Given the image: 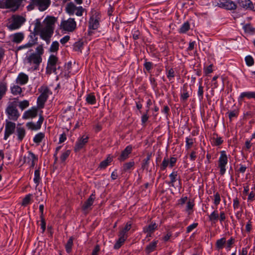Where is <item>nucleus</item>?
Listing matches in <instances>:
<instances>
[{"mask_svg":"<svg viewBox=\"0 0 255 255\" xmlns=\"http://www.w3.org/2000/svg\"><path fill=\"white\" fill-rule=\"evenodd\" d=\"M11 41L13 43L19 44L21 43L24 38V34L22 32H16L10 36Z\"/></svg>","mask_w":255,"mask_h":255,"instance_id":"b1692460","label":"nucleus"},{"mask_svg":"<svg viewBox=\"0 0 255 255\" xmlns=\"http://www.w3.org/2000/svg\"><path fill=\"white\" fill-rule=\"evenodd\" d=\"M77 7L76 5L74 4V3L70 2L65 7V10L66 12L69 15H73L74 14L75 10H76V8H77Z\"/></svg>","mask_w":255,"mask_h":255,"instance_id":"7c9ffc66","label":"nucleus"},{"mask_svg":"<svg viewBox=\"0 0 255 255\" xmlns=\"http://www.w3.org/2000/svg\"><path fill=\"white\" fill-rule=\"evenodd\" d=\"M214 70V66L213 64H210L209 66L204 67L203 72L206 75H207L213 72Z\"/></svg>","mask_w":255,"mask_h":255,"instance_id":"8fccbe9b","label":"nucleus"},{"mask_svg":"<svg viewBox=\"0 0 255 255\" xmlns=\"http://www.w3.org/2000/svg\"><path fill=\"white\" fill-rule=\"evenodd\" d=\"M140 35V33L138 30H135L132 32V38L134 40L138 39L139 38Z\"/></svg>","mask_w":255,"mask_h":255,"instance_id":"774afa93","label":"nucleus"},{"mask_svg":"<svg viewBox=\"0 0 255 255\" xmlns=\"http://www.w3.org/2000/svg\"><path fill=\"white\" fill-rule=\"evenodd\" d=\"M100 17L99 16V14L97 12H95L94 13H93L92 15L90 16L89 21V31L91 30L97 29L100 25Z\"/></svg>","mask_w":255,"mask_h":255,"instance_id":"9b49d317","label":"nucleus"},{"mask_svg":"<svg viewBox=\"0 0 255 255\" xmlns=\"http://www.w3.org/2000/svg\"><path fill=\"white\" fill-rule=\"evenodd\" d=\"M13 101L8 103L7 106L5 109V114L7 117L8 121L16 122L20 116V114L16 108L17 98H14Z\"/></svg>","mask_w":255,"mask_h":255,"instance_id":"20e7f679","label":"nucleus"},{"mask_svg":"<svg viewBox=\"0 0 255 255\" xmlns=\"http://www.w3.org/2000/svg\"><path fill=\"white\" fill-rule=\"evenodd\" d=\"M219 215L217 210L213 211L208 216L209 220L215 223L218 220Z\"/></svg>","mask_w":255,"mask_h":255,"instance_id":"e433bc0d","label":"nucleus"},{"mask_svg":"<svg viewBox=\"0 0 255 255\" xmlns=\"http://www.w3.org/2000/svg\"><path fill=\"white\" fill-rule=\"evenodd\" d=\"M190 28V24L188 21L184 22L178 30L180 33H185Z\"/></svg>","mask_w":255,"mask_h":255,"instance_id":"58836bf2","label":"nucleus"},{"mask_svg":"<svg viewBox=\"0 0 255 255\" xmlns=\"http://www.w3.org/2000/svg\"><path fill=\"white\" fill-rule=\"evenodd\" d=\"M148 111H149V110L147 109L146 110L145 113L143 114V115L141 116V121L142 125H144L148 120V118H149V116L148 115Z\"/></svg>","mask_w":255,"mask_h":255,"instance_id":"0e129e2a","label":"nucleus"},{"mask_svg":"<svg viewBox=\"0 0 255 255\" xmlns=\"http://www.w3.org/2000/svg\"><path fill=\"white\" fill-rule=\"evenodd\" d=\"M59 43L57 41H53L50 47V51L52 52H55L59 49Z\"/></svg>","mask_w":255,"mask_h":255,"instance_id":"864d4df0","label":"nucleus"},{"mask_svg":"<svg viewBox=\"0 0 255 255\" xmlns=\"http://www.w3.org/2000/svg\"><path fill=\"white\" fill-rule=\"evenodd\" d=\"M50 3V0H30L26 8L28 11H31L36 7L40 11H43L48 8Z\"/></svg>","mask_w":255,"mask_h":255,"instance_id":"423d86ee","label":"nucleus"},{"mask_svg":"<svg viewBox=\"0 0 255 255\" xmlns=\"http://www.w3.org/2000/svg\"><path fill=\"white\" fill-rule=\"evenodd\" d=\"M55 21V18L53 16L46 17L42 23L39 19H36L33 23L34 31L37 34H39L43 40H49L53 33Z\"/></svg>","mask_w":255,"mask_h":255,"instance_id":"f257e3e1","label":"nucleus"},{"mask_svg":"<svg viewBox=\"0 0 255 255\" xmlns=\"http://www.w3.org/2000/svg\"><path fill=\"white\" fill-rule=\"evenodd\" d=\"M45 137V134L43 132L37 133L33 137V140L34 143L39 144Z\"/></svg>","mask_w":255,"mask_h":255,"instance_id":"4c0bfd02","label":"nucleus"},{"mask_svg":"<svg viewBox=\"0 0 255 255\" xmlns=\"http://www.w3.org/2000/svg\"><path fill=\"white\" fill-rule=\"evenodd\" d=\"M42 57L32 53L26 56L24 59V63L28 66V70L33 71L39 68L40 64L42 62Z\"/></svg>","mask_w":255,"mask_h":255,"instance_id":"39448f33","label":"nucleus"},{"mask_svg":"<svg viewBox=\"0 0 255 255\" xmlns=\"http://www.w3.org/2000/svg\"><path fill=\"white\" fill-rule=\"evenodd\" d=\"M153 64L152 62L147 61V59H145L143 67L147 72H150L151 70L153 68Z\"/></svg>","mask_w":255,"mask_h":255,"instance_id":"5fc2aeb1","label":"nucleus"},{"mask_svg":"<svg viewBox=\"0 0 255 255\" xmlns=\"http://www.w3.org/2000/svg\"><path fill=\"white\" fill-rule=\"evenodd\" d=\"M166 76L169 81L171 80L174 78L175 72L173 68H170L167 71Z\"/></svg>","mask_w":255,"mask_h":255,"instance_id":"680f3d73","label":"nucleus"},{"mask_svg":"<svg viewBox=\"0 0 255 255\" xmlns=\"http://www.w3.org/2000/svg\"><path fill=\"white\" fill-rule=\"evenodd\" d=\"M70 154V151L67 150L63 152L60 156V159L62 162H64Z\"/></svg>","mask_w":255,"mask_h":255,"instance_id":"bf43d9fd","label":"nucleus"},{"mask_svg":"<svg viewBox=\"0 0 255 255\" xmlns=\"http://www.w3.org/2000/svg\"><path fill=\"white\" fill-rule=\"evenodd\" d=\"M217 5L221 8L227 10H235L237 7V3L232 0H223L219 1L217 3Z\"/></svg>","mask_w":255,"mask_h":255,"instance_id":"ddd939ff","label":"nucleus"},{"mask_svg":"<svg viewBox=\"0 0 255 255\" xmlns=\"http://www.w3.org/2000/svg\"><path fill=\"white\" fill-rule=\"evenodd\" d=\"M134 162L133 161H130L124 164L123 168L124 171H127L131 169L134 166Z\"/></svg>","mask_w":255,"mask_h":255,"instance_id":"603ef678","label":"nucleus"},{"mask_svg":"<svg viewBox=\"0 0 255 255\" xmlns=\"http://www.w3.org/2000/svg\"><path fill=\"white\" fill-rule=\"evenodd\" d=\"M41 181V178L40 176V170L39 169H36L34 171V176L33 178V181L36 184V187H37Z\"/></svg>","mask_w":255,"mask_h":255,"instance_id":"c03bdc74","label":"nucleus"},{"mask_svg":"<svg viewBox=\"0 0 255 255\" xmlns=\"http://www.w3.org/2000/svg\"><path fill=\"white\" fill-rule=\"evenodd\" d=\"M237 2L245 9L253 10L254 8V4L251 0H237Z\"/></svg>","mask_w":255,"mask_h":255,"instance_id":"5701e85b","label":"nucleus"},{"mask_svg":"<svg viewBox=\"0 0 255 255\" xmlns=\"http://www.w3.org/2000/svg\"><path fill=\"white\" fill-rule=\"evenodd\" d=\"M194 206H195L194 201L193 200L191 201L190 200L187 202L185 211L188 213V214L189 215H190L193 213V209Z\"/></svg>","mask_w":255,"mask_h":255,"instance_id":"c9c22d12","label":"nucleus"},{"mask_svg":"<svg viewBox=\"0 0 255 255\" xmlns=\"http://www.w3.org/2000/svg\"><path fill=\"white\" fill-rule=\"evenodd\" d=\"M29 80L28 76L23 72H20L18 74L15 79V84L22 86L26 84Z\"/></svg>","mask_w":255,"mask_h":255,"instance_id":"412c9836","label":"nucleus"},{"mask_svg":"<svg viewBox=\"0 0 255 255\" xmlns=\"http://www.w3.org/2000/svg\"><path fill=\"white\" fill-rule=\"evenodd\" d=\"M29 37H30L27 43L30 44V47L34 46L37 43V38L35 37V35L33 34H30Z\"/></svg>","mask_w":255,"mask_h":255,"instance_id":"6e6d98bb","label":"nucleus"},{"mask_svg":"<svg viewBox=\"0 0 255 255\" xmlns=\"http://www.w3.org/2000/svg\"><path fill=\"white\" fill-rule=\"evenodd\" d=\"M58 62V58L54 55H51L47 61V65L46 68V73L50 75L56 71V65Z\"/></svg>","mask_w":255,"mask_h":255,"instance_id":"1a4fd4ad","label":"nucleus"},{"mask_svg":"<svg viewBox=\"0 0 255 255\" xmlns=\"http://www.w3.org/2000/svg\"><path fill=\"white\" fill-rule=\"evenodd\" d=\"M132 151V146L131 145H128L124 150L121 152V155L118 157V160L120 162H123L126 160L129 157V154Z\"/></svg>","mask_w":255,"mask_h":255,"instance_id":"a211bd4d","label":"nucleus"},{"mask_svg":"<svg viewBox=\"0 0 255 255\" xmlns=\"http://www.w3.org/2000/svg\"><path fill=\"white\" fill-rule=\"evenodd\" d=\"M177 160V158L174 157H171L169 159L164 157L160 166V170H165L168 165L170 168H172L175 165Z\"/></svg>","mask_w":255,"mask_h":255,"instance_id":"2eb2a0df","label":"nucleus"},{"mask_svg":"<svg viewBox=\"0 0 255 255\" xmlns=\"http://www.w3.org/2000/svg\"><path fill=\"white\" fill-rule=\"evenodd\" d=\"M204 87L202 85V82L199 83L198 90L197 92V95L200 101H202L203 99V94H204Z\"/></svg>","mask_w":255,"mask_h":255,"instance_id":"49530a36","label":"nucleus"},{"mask_svg":"<svg viewBox=\"0 0 255 255\" xmlns=\"http://www.w3.org/2000/svg\"><path fill=\"white\" fill-rule=\"evenodd\" d=\"M44 121V117L42 114H39V119L36 123L32 122H28L26 124L27 128L31 130H38L41 128L42 124Z\"/></svg>","mask_w":255,"mask_h":255,"instance_id":"4468645a","label":"nucleus"},{"mask_svg":"<svg viewBox=\"0 0 255 255\" xmlns=\"http://www.w3.org/2000/svg\"><path fill=\"white\" fill-rule=\"evenodd\" d=\"M11 93L14 96L20 95L22 92V88L18 84H12L10 87Z\"/></svg>","mask_w":255,"mask_h":255,"instance_id":"cd10ccee","label":"nucleus"},{"mask_svg":"<svg viewBox=\"0 0 255 255\" xmlns=\"http://www.w3.org/2000/svg\"><path fill=\"white\" fill-rule=\"evenodd\" d=\"M14 133L13 138L15 137L18 142H20L25 138L26 131L25 128L20 125L16 127L15 123L6 120L3 139L6 140L10 135Z\"/></svg>","mask_w":255,"mask_h":255,"instance_id":"f03ea898","label":"nucleus"},{"mask_svg":"<svg viewBox=\"0 0 255 255\" xmlns=\"http://www.w3.org/2000/svg\"><path fill=\"white\" fill-rule=\"evenodd\" d=\"M221 201V198L220 196V194L218 192H214V194L213 195V204L216 206H218Z\"/></svg>","mask_w":255,"mask_h":255,"instance_id":"37998d69","label":"nucleus"},{"mask_svg":"<svg viewBox=\"0 0 255 255\" xmlns=\"http://www.w3.org/2000/svg\"><path fill=\"white\" fill-rule=\"evenodd\" d=\"M245 98L248 99H253L255 100V91H246L241 93L238 98V102L242 103Z\"/></svg>","mask_w":255,"mask_h":255,"instance_id":"4be33fe9","label":"nucleus"},{"mask_svg":"<svg viewBox=\"0 0 255 255\" xmlns=\"http://www.w3.org/2000/svg\"><path fill=\"white\" fill-rule=\"evenodd\" d=\"M37 115L38 108L36 107H32L24 112L22 118L23 120L33 119L36 117Z\"/></svg>","mask_w":255,"mask_h":255,"instance_id":"f3484780","label":"nucleus"},{"mask_svg":"<svg viewBox=\"0 0 255 255\" xmlns=\"http://www.w3.org/2000/svg\"><path fill=\"white\" fill-rule=\"evenodd\" d=\"M226 238L225 237L217 240L215 245V250L218 252H221L224 248H226Z\"/></svg>","mask_w":255,"mask_h":255,"instance_id":"a878e982","label":"nucleus"},{"mask_svg":"<svg viewBox=\"0 0 255 255\" xmlns=\"http://www.w3.org/2000/svg\"><path fill=\"white\" fill-rule=\"evenodd\" d=\"M18 107L21 110H23L29 106V102L28 100H24L18 102Z\"/></svg>","mask_w":255,"mask_h":255,"instance_id":"3c124183","label":"nucleus"},{"mask_svg":"<svg viewBox=\"0 0 255 255\" xmlns=\"http://www.w3.org/2000/svg\"><path fill=\"white\" fill-rule=\"evenodd\" d=\"M26 18L22 15L14 14L8 19L6 26L9 31H14L19 29L25 22Z\"/></svg>","mask_w":255,"mask_h":255,"instance_id":"7ed1b4c3","label":"nucleus"},{"mask_svg":"<svg viewBox=\"0 0 255 255\" xmlns=\"http://www.w3.org/2000/svg\"><path fill=\"white\" fill-rule=\"evenodd\" d=\"M7 91V83L5 81L0 82V101L5 96Z\"/></svg>","mask_w":255,"mask_h":255,"instance_id":"c756f323","label":"nucleus"},{"mask_svg":"<svg viewBox=\"0 0 255 255\" xmlns=\"http://www.w3.org/2000/svg\"><path fill=\"white\" fill-rule=\"evenodd\" d=\"M83 47V43L81 41L76 42L73 45V49L75 51H80Z\"/></svg>","mask_w":255,"mask_h":255,"instance_id":"4d7b16f0","label":"nucleus"},{"mask_svg":"<svg viewBox=\"0 0 255 255\" xmlns=\"http://www.w3.org/2000/svg\"><path fill=\"white\" fill-rule=\"evenodd\" d=\"M39 91L41 93L40 96L46 99H48L49 96L52 94V92L48 87L46 86H42L39 89Z\"/></svg>","mask_w":255,"mask_h":255,"instance_id":"c85d7f7f","label":"nucleus"},{"mask_svg":"<svg viewBox=\"0 0 255 255\" xmlns=\"http://www.w3.org/2000/svg\"><path fill=\"white\" fill-rule=\"evenodd\" d=\"M73 245V238L72 237H70L68 240L66 245L65 250L67 253L70 254L72 251V248Z\"/></svg>","mask_w":255,"mask_h":255,"instance_id":"79ce46f5","label":"nucleus"},{"mask_svg":"<svg viewBox=\"0 0 255 255\" xmlns=\"http://www.w3.org/2000/svg\"><path fill=\"white\" fill-rule=\"evenodd\" d=\"M86 101L90 105H94L96 103V97L94 93H89L86 95Z\"/></svg>","mask_w":255,"mask_h":255,"instance_id":"f704fd0d","label":"nucleus"},{"mask_svg":"<svg viewBox=\"0 0 255 255\" xmlns=\"http://www.w3.org/2000/svg\"><path fill=\"white\" fill-rule=\"evenodd\" d=\"M36 52L34 53L35 54H37V55L40 56V57H42V55L44 53V49L43 45L42 44L39 45L35 49Z\"/></svg>","mask_w":255,"mask_h":255,"instance_id":"052dcab7","label":"nucleus"},{"mask_svg":"<svg viewBox=\"0 0 255 255\" xmlns=\"http://www.w3.org/2000/svg\"><path fill=\"white\" fill-rule=\"evenodd\" d=\"M113 161L112 156L109 155V156L107 157V158L102 161L100 164V167L101 168L104 169L107 167L109 164Z\"/></svg>","mask_w":255,"mask_h":255,"instance_id":"ea45409f","label":"nucleus"},{"mask_svg":"<svg viewBox=\"0 0 255 255\" xmlns=\"http://www.w3.org/2000/svg\"><path fill=\"white\" fill-rule=\"evenodd\" d=\"M95 199V195L92 194L89 198L84 202L82 207V209L85 212H87L92 209L91 206L93 205Z\"/></svg>","mask_w":255,"mask_h":255,"instance_id":"6ab92c4d","label":"nucleus"},{"mask_svg":"<svg viewBox=\"0 0 255 255\" xmlns=\"http://www.w3.org/2000/svg\"><path fill=\"white\" fill-rule=\"evenodd\" d=\"M75 13L78 16H81L83 15L85 9L81 6H77L76 8Z\"/></svg>","mask_w":255,"mask_h":255,"instance_id":"e2e57ef3","label":"nucleus"},{"mask_svg":"<svg viewBox=\"0 0 255 255\" xmlns=\"http://www.w3.org/2000/svg\"><path fill=\"white\" fill-rule=\"evenodd\" d=\"M47 99L39 96L37 100V105L38 108H43Z\"/></svg>","mask_w":255,"mask_h":255,"instance_id":"a18cd8bd","label":"nucleus"},{"mask_svg":"<svg viewBox=\"0 0 255 255\" xmlns=\"http://www.w3.org/2000/svg\"><path fill=\"white\" fill-rule=\"evenodd\" d=\"M195 141V138H192L190 136L186 137L185 138V148L186 150L190 149Z\"/></svg>","mask_w":255,"mask_h":255,"instance_id":"a19ab883","label":"nucleus"},{"mask_svg":"<svg viewBox=\"0 0 255 255\" xmlns=\"http://www.w3.org/2000/svg\"><path fill=\"white\" fill-rule=\"evenodd\" d=\"M131 225L132 223L130 221L128 222L125 226L120 231L119 234L124 236H126L128 238V232L130 230Z\"/></svg>","mask_w":255,"mask_h":255,"instance_id":"2f4dec72","label":"nucleus"},{"mask_svg":"<svg viewBox=\"0 0 255 255\" xmlns=\"http://www.w3.org/2000/svg\"><path fill=\"white\" fill-rule=\"evenodd\" d=\"M38 156L31 151L27 152V155L24 156V163L27 164L30 168H32L38 162Z\"/></svg>","mask_w":255,"mask_h":255,"instance_id":"9d476101","label":"nucleus"},{"mask_svg":"<svg viewBox=\"0 0 255 255\" xmlns=\"http://www.w3.org/2000/svg\"><path fill=\"white\" fill-rule=\"evenodd\" d=\"M190 96V94L188 91V87L186 84H184L181 89L180 100L185 102Z\"/></svg>","mask_w":255,"mask_h":255,"instance_id":"393cba45","label":"nucleus"},{"mask_svg":"<svg viewBox=\"0 0 255 255\" xmlns=\"http://www.w3.org/2000/svg\"><path fill=\"white\" fill-rule=\"evenodd\" d=\"M244 30L246 32L249 33H253L255 31L254 28L250 24H246L244 26Z\"/></svg>","mask_w":255,"mask_h":255,"instance_id":"338daca9","label":"nucleus"},{"mask_svg":"<svg viewBox=\"0 0 255 255\" xmlns=\"http://www.w3.org/2000/svg\"><path fill=\"white\" fill-rule=\"evenodd\" d=\"M3 9H9L12 11H16L21 5L19 0H3Z\"/></svg>","mask_w":255,"mask_h":255,"instance_id":"f8f14e48","label":"nucleus"},{"mask_svg":"<svg viewBox=\"0 0 255 255\" xmlns=\"http://www.w3.org/2000/svg\"><path fill=\"white\" fill-rule=\"evenodd\" d=\"M198 225L197 223H193L190 225L188 226L186 228V233H189L195 229Z\"/></svg>","mask_w":255,"mask_h":255,"instance_id":"69168bd1","label":"nucleus"},{"mask_svg":"<svg viewBox=\"0 0 255 255\" xmlns=\"http://www.w3.org/2000/svg\"><path fill=\"white\" fill-rule=\"evenodd\" d=\"M245 61L248 66H252L254 64V58L251 55H248L245 57Z\"/></svg>","mask_w":255,"mask_h":255,"instance_id":"13d9d810","label":"nucleus"},{"mask_svg":"<svg viewBox=\"0 0 255 255\" xmlns=\"http://www.w3.org/2000/svg\"><path fill=\"white\" fill-rule=\"evenodd\" d=\"M228 158L226 152L224 150L220 151V155L218 159V168L220 169V174L224 175L226 171V166L228 164Z\"/></svg>","mask_w":255,"mask_h":255,"instance_id":"0eeeda50","label":"nucleus"},{"mask_svg":"<svg viewBox=\"0 0 255 255\" xmlns=\"http://www.w3.org/2000/svg\"><path fill=\"white\" fill-rule=\"evenodd\" d=\"M88 136L86 135L78 138L75 144V151L77 152L82 149L88 142Z\"/></svg>","mask_w":255,"mask_h":255,"instance_id":"dca6fc26","label":"nucleus"},{"mask_svg":"<svg viewBox=\"0 0 255 255\" xmlns=\"http://www.w3.org/2000/svg\"><path fill=\"white\" fill-rule=\"evenodd\" d=\"M119 239L114 245V247L115 249H119L120 248L128 238L127 237L121 235L120 234H119Z\"/></svg>","mask_w":255,"mask_h":255,"instance_id":"72a5a7b5","label":"nucleus"},{"mask_svg":"<svg viewBox=\"0 0 255 255\" xmlns=\"http://www.w3.org/2000/svg\"><path fill=\"white\" fill-rule=\"evenodd\" d=\"M235 240L233 237H231L228 241H226V250L227 251H229L231 248L233 247L235 244Z\"/></svg>","mask_w":255,"mask_h":255,"instance_id":"de8ad7c7","label":"nucleus"},{"mask_svg":"<svg viewBox=\"0 0 255 255\" xmlns=\"http://www.w3.org/2000/svg\"><path fill=\"white\" fill-rule=\"evenodd\" d=\"M32 197V195L31 194L26 195L23 199L21 205L23 206H26L27 205L31 203Z\"/></svg>","mask_w":255,"mask_h":255,"instance_id":"09e8293b","label":"nucleus"},{"mask_svg":"<svg viewBox=\"0 0 255 255\" xmlns=\"http://www.w3.org/2000/svg\"><path fill=\"white\" fill-rule=\"evenodd\" d=\"M158 243V240H153L152 242L150 243L148 245L146 246L145 249V252L146 254L149 255L151 253L154 252Z\"/></svg>","mask_w":255,"mask_h":255,"instance_id":"bb28decb","label":"nucleus"},{"mask_svg":"<svg viewBox=\"0 0 255 255\" xmlns=\"http://www.w3.org/2000/svg\"><path fill=\"white\" fill-rule=\"evenodd\" d=\"M76 22L73 18L62 20L60 24L61 28L67 32H73L76 29Z\"/></svg>","mask_w":255,"mask_h":255,"instance_id":"6e6552de","label":"nucleus"},{"mask_svg":"<svg viewBox=\"0 0 255 255\" xmlns=\"http://www.w3.org/2000/svg\"><path fill=\"white\" fill-rule=\"evenodd\" d=\"M157 229V225L155 223L152 222L149 225L145 226L143 228V232L153 233Z\"/></svg>","mask_w":255,"mask_h":255,"instance_id":"473e14b6","label":"nucleus"},{"mask_svg":"<svg viewBox=\"0 0 255 255\" xmlns=\"http://www.w3.org/2000/svg\"><path fill=\"white\" fill-rule=\"evenodd\" d=\"M170 181L168 183L169 186L175 187L174 183L177 180L179 181V189L181 188V179L179 176H178L177 171L173 170L169 176Z\"/></svg>","mask_w":255,"mask_h":255,"instance_id":"aec40b11","label":"nucleus"}]
</instances>
